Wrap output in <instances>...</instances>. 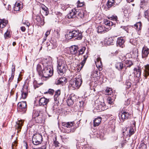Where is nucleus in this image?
I'll use <instances>...</instances> for the list:
<instances>
[{
	"label": "nucleus",
	"mask_w": 149,
	"mask_h": 149,
	"mask_svg": "<svg viewBox=\"0 0 149 149\" xmlns=\"http://www.w3.org/2000/svg\"><path fill=\"white\" fill-rule=\"evenodd\" d=\"M21 29L22 31L24 32L26 30V28L24 26H22L20 28Z\"/></svg>",
	"instance_id": "58"
},
{
	"label": "nucleus",
	"mask_w": 149,
	"mask_h": 149,
	"mask_svg": "<svg viewBox=\"0 0 149 149\" xmlns=\"http://www.w3.org/2000/svg\"><path fill=\"white\" fill-rule=\"evenodd\" d=\"M95 108L96 109L99 111H104L105 108V104L104 102H101L97 100L95 102Z\"/></svg>",
	"instance_id": "8"
},
{
	"label": "nucleus",
	"mask_w": 149,
	"mask_h": 149,
	"mask_svg": "<svg viewBox=\"0 0 149 149\" xmlns=\"http://www.w3.org/2000/svg\"><path fill=\"white\" fill-rule=\"evenodd\" d=\"M101 58L100 57H98L96 59V61H95V62H99V61H101Z\"/></svg>",
	"instance_id": "62"
},
{
	"label": "nucleus",
	"mask_w": 149,
	"mask_h": 149,
	"mask_svg": "<svg viewBox=\"0 0 149 149\" xmlns=\"http://www.w3.org/2000/svg\"><path fill=\"white\" fill-rule=\"evenodd\" d=\"M50 30L47 31L46 32V33L45 34V38L44 39L45 40H46V38L50 34Z\"/></svg>",
	"instance_id": "49"
},
{
	"label": "nucleus",
	"mask_w": 149,
	"mask_h": 149,
	"mask_svg": "<svg viewBox=\"0 0 149 149\" xmlns=\"http://www.w3.org/2000/svg\"><path fill=\"white\" fill-rule=\"evenodd\" d=\"M61 94V91L60 90H58L56 91L55 94L54 95V100L56 101L58 100V96L60 95Z\"/></svg>",
	"instance_id": "40"
},
{
	"label": "nucleus",
	"mask_w": 149,
	"mask_h": 149,
	"mask_svg": "<svg viewBox=\"0 0 149 149\" xmlns=\"http://www.w3.org/2000/svg\"><path fill=\"white\" fill-rule=\"evenodd\" d=\"M23 121L22 120H18L16 122V124L15 125V127L16 129L17 130V132H19L20 131L23 125Z\"/></svg>",
	"instance_id": "15"
},
{
	"label": "nucleus",
	"mask_w": 149,
	"mask_h": 149,
	"mask_svg": "<svg viewBox=\"0 0 149 149\" xmlns=\"http://www.w3.org/2000/svg\"><path fill=\"white\" fill-rule=\"evenodd\" d=\"M76 31H72L70 32L66 36H65L66 38L68 40L74 38V35L75 34Z\"/></svg>",
	"instance_id": "26"
},
{
	"label": "nucleus",
	"mask_w": 149,
	"mask_h": 149,
	"mask_svg": "<svg viewBox=\"0 0 149 149\" xmlns=\"http://www.w3.org/2000/svg\"><path fill=\"white\" fill-rule=\"evenodd\" d=\"M145 4L142 5V4H140V7L142 8H143L145 7Z\"/></svg>",
	"instance_id": "64"
},
{
	"label": "nucleus",
	"mask_w": 149,
	"mask_h": 149,
	"mask_svg": "<svg viewBox=\"0 0 149 149\" xmlns=\"http://www.w3.org/2000/svg\"><path fill=\"white\" fill-rule=\"evenodd\" d=\"M54 144L56 147L58 146L59 143L56 141H54Z\"/></svg>",
	"instance_id": "55"
},
{
	"label": "nucleus",
	"mask_w": 149,
	"mask_h": 149,
	"mask_svg": "<svg viewBox=\"0 0 149 149\" xmlns=\"http://www.w3.org/2000/svg\"><path fill=\"white\" fill-rule=\"evenodd\" d=\"M149 54V48L144 47L143 48L142 51V58L146 59Z\"/></svg>",
	"instance_id": "13"
},
{
	"label": "nucleus",
	"mask_w": 149,
	"mask_h": 149,
	"mask_svg": "<svg viewBox=\"0 0 149 149\" xmlns=\"http://www.w3.org/2000/svg\"><path fill=\"white\" fill-rule=\"evenodd\" d=\"M79 103L80 104V105H79V106L80 107H82L83 106V104H84V102L83 101L80 102H79Z\"/></svg>",
	"instance_id": "60"
},
{
	"label": "nucleus",
	"mask_w": 149,
	"mask_h": 149,
	"mask_svg": "<svg viewBox=\"0 0 149 149\" xmlns=\"http://www.w3.org/2000/svg\"><path fill=\"white\" fill-rule=\"evenodd\" d=\"M96 65L97 67L99 68L100 70H102V64H100V65L96 64Z\"/></svg>",
	"instance_id": "53"
},
{
	"label": "nucleus",
	"mask_w": 149,
	"mask_h": 149,
	"mask_svg": "<svg viewBox=\"0 0 149 149\" xmlns=\"http://www.w3.org/2000/svg\"><path fill=\"white\" fill-rule=\"evenodd\" d=\"M126 85L128 86V88H130L132 85V84L130 82H128L126 83Z\"/></svg>",
	"instance_id": "56"
},
{
	"label": "nucleus",
	"mask_w": 149,
	"mask_h": 149,
	"mask_svg": "<svg viewBox=\"0 0 149 149\" xmlns=\"http://www.w3.org/2000/svg\"><path fill=\"white\" fill-rule=\"evenodd\" d=\"M78 49V47L77 46H72L70 48V52L72 54L75 55L77 53Z\"/></svg>",
	"instance_id": "21"
},
{
	"label": "nucleus",
	"mask_w": 149,
	"mask_h": 149,
	"mask_svg": "<svg viewBox=\"0 0 149 149\" xmlns=\"http://www.w3.org/2000/svg\"><path fill=\"white\" fill-rule=\"evenodd\" d=\"M95 64H98V65H100V64H102V63L101 61H99V62H95Z\"/></svg>",
	"instance_id": "63"
},
{
	"label": "nucleus",
	"mask_w": 149,
	"mask_h": 149,
	"mask_svg": "<svg viewBox=\"0 0 149 149\" xmlns=\"http://www.w3.org/2000/svg\"><path fill=\"white\" fill-rule=\"evenodd\" d=\"M104 23L107 26L109 27L107 28H109V30L111 29L110 26L114 25L112 22L107 19H104Z\"/></svg>",
	"instance_id": "24"
},
{
	"label": "nucleus",
	"mask_w": 149,
	"mask_h": 149,
	"mask_svg": "<svg viewBox=\"0 0 149 149\" xmlns=\"http://www.w3.org/2000/svg\"><path fill=\"white\" fill-rule=\"evenodd\" d=\"M115 67L119 70H121L123 67V64L121 62L116 63L115 65Z\"/></svg>",
	"instance_id": "35"
},
{
	"label": "nucleus",
	"mask_w": 149,
	"mask_h": 149,
	"mask_svg": "<svg viewBox=\"0 0 149 149\" xmlns=\"http://www.w3.org/2000/svg\"><path fill=\"white\" fill-rule=\"evenodd\" d=\"M145 68V76L146 77L147 76L149 75V64L146 65Z\"/></svg>",
	"instance_id": "38"
},
{
	"label": "nucleus",
	"mask_w": 149,
	"mask_h": 149,
	"mask_svg": "<svg viewBox=\"0 0 149 149\" xmlns=\"http://www.w3.org/2000/svg\"><path fill=\"white\" fill-rule=\"evenodd\" d=\"M107 102L108 103L110 104H113V100L110 97H109L107 98Z\"/></svg>",
	"instance_id": "45"
},
{
	"label": "nucleus",
	"mask_w": 149,
	"mask_h": 149,
	"mask_svg": "<svg viewBox=\"0 0 149 149\" xmlns=\"http://www.w3.org/2000/svg\"><path fill=\"white\" fill-rule=\"evenodd\" d=\"M130 116L129 113L124 111H122L119 114V116L122 120L127 119Z\"/></svg>",
	"instance_id": "11"
},
{
	"label": "nucleus",
	"mask_w": 149,
	"mask_h": 149,
	"mask_svg": "<svg viewBox=\"0 0 149 149\" xmlns=\"http://www.w3.org/2000/svg\"><path fill=\"white\" fill-rule=\"evenodd\" d=\"M102 118L100 117H99L95 118L93 120V125L94 127L98 126L101 122Z\"/></svg>",
	"instance_id": "23"
},
{
	"label": "nucleus",
	"mask_w": 149,
	"mask_h": 149,
	"mask_svg": "<svg viewBox=\"0 0 149 149\" xmlns=\"http://www.w3.org/2000/svg\"><path fill=\"white\" fill-rule=\"evenodd\" d=\"M42 113V111L41 110L34 111H33V116L34 118H36L37 117L40 116V114Z\"/></svg>",
	"instance_id": "30"
},
{
	"label": "nucleus",
	"mask_w": 149,
	"mask_h": 149,
	"mask_svg": "<svg viewBox=\"0 0 149 149\" xmlns=\"http://www.w3.org/2000/svg\"><path fill=\"white\" fill-rule=\"evenodd\" d=\"M42 141V137L41 134L36 133L33 135L32 142L34 145H37L40 144Z\"/></svg>",
	"instance_id": "6"
},
{
	"label": "nucleus",
	"mask_w": 149,
	"mask_h": 149,
	"mask_svg": "<svg viewBox=\"0 0 149 149\" xmlns=\"http://www.w3.org/2000/svg\"><path fill=\"white\" fill-rule=\"evenodd\" d=\"M77 3H78V5L80 6H83L84 5V4L82 3H80V4H79V3H80V1H78L77 2Z\"/></svg>",
	"instance_id": "61"
},
{
	"label": "nucleus",
	"mask_w": 149,
	"mask_h": 149,
	"mask_svg": "<svg viewBox=\"0 0 149 149\" xmlns=\"http://www.w3.org/2000/svg\"><path fill=\"white\" fill-rule=\"evenodd\" d=\"M22 8V5L20 3L16 2L15 5L14 10L16 11H19Z\"/></svg>",
	"instance_id": "28"
},
{
	"label": "nucleus",
	"mask_w": 149,
	"mask_h": 149,
	"mask_svg": "<svg viewBox=\"0 0 149 149\" xmlns=\"http://www.w3.org/2000/svg\"><path fill=\"white\" fill-rule=\"evenodd\" d=\"M84 13L82 10H79L77 9L76 17L78 19L82 18L84 17Z\"/></svg>",
	"instance_id": "25"
},
{
	"label": "nucleus",
	"mask_w": 149,
	"mask_h": 149,
	"mask_svg": "<svg viewBox=\"0 0 149 149\" xmlns=\"http://www.w3.org/2000/svg\"><path fill=\"white\" fill-rule=\"evenodd\" d=\"M69 139V137L68 136H64L62 138V139L63 141H66Z\"/></svg>",
	"instance_id": "48"
},
{
	"label": "nucleus",
	"mask_w": 149,
	"mask_h": 149,
	"mask_svg": "<svg viewBox=\"0 0 149 149\" xmlns=\"http://www.w3.org/2000/svg\"><path fill=\"white\" fill-rule=\"evenodd\" d=\"M8 23V21L4 19H0V27L3 28Z\"/></svg>",
	"instance_id": "29"
},
{
	"label": "nucleus",
	"mask_w": 149,
	"mask_h": 149,
	"mask_svg": "<svg viewBox=\"0 0 149 149\" xmlns=\"http://www.w3.org/2000/svg\"><path fill=\"white\" fill-rule=\"evenodd\" d=\"M36 70L39 75L40 77L43 70V68L42 69L41 65L38 64L37 65Z\"/></svg>",
	"instance_id": "31"
},
{
	"label": "nucleus",
	"mask_w": 149,
	"mask_h": 149,
	"mask_svg": "<svg viewBox=\"0 0 149 149\" xmlns=\"http://www.w3.org/2000/svg\"><path fill=\"white\" fill-rule=\"evenodd\" d=\"M77 37L76 39L78 40H81L82 38L81 33L78 31H76L74 35V38Z\"/></svg>",
	"instance_id": "34"
},
{
	"label": "nucleus",
	"mask_w": 149,
	"mask_h": 149,
	"mask_svg": "<svg viewBox=\"0 0 149 149\" xmlns=\"http://www.w3.org/2000/svg\"><path fill=\"white\" fill-rule=\"evenodd\" d=\"M40 7L42 8V10H40V13L42 12L43 14L45 15H48V8L43 4L39 2L38 3Z\"/></svg>",
	"instance_id": "12"
},
{
	"label": "nucleus",
	"mask_w": 149,
	"mask_h": 149,
	"mask_svg": "<svg viewBox=\"0 0 149 149\" xmlns=\"http://www.w3.org/2000/svg\"><path fill=\"white\" fill-rule=\"evenodd\" d=\"M144 14L146 18H148V12L147 11H146L144 13Z\"/></svg>",
	"instance_id": "59"
},
{
	"label": "nucleus",
	"mask_w": 149,
	"mask_h": 149,
	"mask_svg": "<svg viewBox=\"0 0 149 149\" xmlns=\"http://www.w3.org/2000/svg\"><path fill=\"white\" fill-rule=\"evenodd\" d=\"M43 70L42 73L40 77L42 80H46L48 79L49 77L52 76L53 72L49 66L43 67Z\"/></svg>",
	"instance_id": "2"
},
{
	"label": "nucleus",
	"mask_w": 149,
	"mask_h": 149,
	"mask_svg": "<svg viewBox=\"0 0 149 149\" xmlns=\"http://www.w3.org/2000/svg\"><path fill=\"white\" fill-rule=\"evenodd\" d=\"M82 82L81 77L79 75L78 77L71 80L70 85L74 88H78L81 86Z\"/></svg>",
	"instance_id": "3"
},
{
	"label": "nucleus",
	"mask_w": 149,
	"mask_h": 149,
	"mask_svg": "<svg viewBox=\"0 0 149 149\" xmlns=\"http://www.w3.org/2000/svg\"><path fill=\"white\" fill-rule=\"evenodd\" d=\"M54 35L56 38H59L60 36V29H58L55 30Z\"/></svg>",
	"instance_id": "42"
},
{
	"label": "nucleus",
	"mask_w": 149,
	"mask_h": 149,
	"mask_svg": "<svg viewBox=\"0 0 149 149\" xmlns=\"http://www.w3.org/2000/svg\"><path fill=\"white\" fill-rule=\"evenodd\" d=\"M115 3L114 0H108L107 2L106 5L108 8H109L113 6L115 4Z\"/></svg>",
	"instance_id": "32"
},
{
	"label": "nucleus",
	"mask_w": 149,
	"mask_h": 149,
	"mask_svg": "<svg viewBox=\"0 0 149 149\" xmlns=\"http://www.w3.org/2000/svg\"><path fill=\"white\" fill-rule=\"evenodd\" d=\"M36 118V120L37 123H42L43 120L44 119L42 113L41 114H40L39 116Z\"/></svg>",
	"instance_id": "33"
},
{
	"label": "nucleus",
	"mask_w": 149,
	"mask_h": 149,
	"mask_svg": "<svg viewBox=\"0 0 149 149\" xmlns=\"http://www.w3.org/2000/svg\"><path fill=\"white\" fill-rule=\"evenodd\" d=\"M4 36L6 38L10 37V32L8 30L4 34Z\"/></svg>",
	"instance_id": "44"
},
{
	"label": "nucleus",
	"mask_w": 149,
	"mask_h": 149,
	"mask_svg": "<svg viewBox=\"0 0 149 149\" xmlns=\"http://www.w3.org/2000/svg\"><path fill=\"white\" fill-rule=\"evenodd\" d=\"M134 80L136 83L138 82L141 78V70L140 68L138 67L137 68H134Z\"/></svg>",
	"instance_id": "5"
},
{
	"label": "nucleus",
	"mask_w": 149,
	"mask_h": 149,
	"mask_svg": "<svg viewBox=\"0 0 149 149\" xmlns=\"http://www.w3.org/2000/svg\"><path fill=\"white\" fill-rule=\"evenodd\" d=\"M108 28H106V27H104L102 26H99L97 27V32L98 33H104L108 31Z\"/></svg>",
	"instance_id": "18"
},
{
	"label": "nucleus",
	"mask_w": 149,
	"mask_h": 149,
	"mask_svg": "<svg viewBox=\"0 0 149 149\" xmlns=\"http://www.w3.org/2000/svg\"><path fill=\"white\" fill-rule=\"evenodd\" d=\"M46 145L45 144L41 147H39L37 148H33L32 149H46Z\"/></svg>",
	"instance_id": "51"
},
{
	"label": "nucleus",
	"mask_w": 149,
	"mask_h": 149,
	"mask_svg": "<svg viewBox=\"0 0 149 149\" xmlns=\"http://www.w3.org/2000/svg\"><path fill=\"white\" fill-rule=\"evenodd\" d=\"M26 102L23 101L19 102L17 104L18 111L22 112V113H25L26 110Z\"/></svg>",
	"instance_id": "7"
},
{
	"label": "nucleus",
	"mask_w": 149,
	"mask_h": 149,
	"mask_svg": "<svg viewBox=\"0 0 149 149\" xmlns=\"http://www.w3.org/2000/svg\"><path fill=\"white\" fill-rule=\"evenodd\" d=\"M76 100V97L73 94H71L68 98L67 100V103L68 105L70 106L73 104L74 102Z\"/></svg>",
	"instance_id": "9"
},
{
	"label": "nucleus",
	"mask_w": 149,
	"mask_h": 149,
	"mask_svg": "<svg viewBox=\"0 0 149 149\" xmlns=\"http://www.w3.org/2000/svg\"><path fill=\"white\" fill-rule=\"evenodd\" d=\"M77 9H72L68 15V18H73L76 17V13Z\"/></svg>",
	"instance_id": "14"
},
{
	"label": "nucleus",
	"mask_w": 149,
	"mask_h": 149,
	"mask_svg": "<svg viewBox=\"0 0 149 149\" xmlns=\"http://www.w3.org/2000/svg\"><path fill=\"white\" fill-rule=\"evenodd\" d=\"M86 49V48L85 47H81L79 50V55H82L84 53Z\"/></svg>",
	"instance_id": "43"
},
{
	"label": "nucleus",
	"mask_w": 149,
	"mask_h": 149,
	"mask_svg": "<svg viewBox=\"0 0 149 149\" xmlns=\"http://www.w3.org/2000/svg\"><path fill=\"white\" fill-rule=\"evenodd\" d=\"M14 74L13 73V72H12L11 76V77L9 78V82H11L12 80L13 79V77H14Z\"/></svg>",
	"instance_id": "54"
},
{
	"label": "nucleus",
	"mask_w": 149,
	"mask_h": 149,
	"mask_svg": "<svg viewBox=\"0 0 149 149\" xmlns=\"http://www.w3.org/2000/svg\"><path fill=\"white\" fill-rule=\"evenodd\" d=\"M60 79H61V80L62 82H63V83L64 82H65L67 81L66 78L65 77H61Z\"/></svg>",
	"instance_id": "52"
},
{
	"label": "nucleus",
	"mask_w": 149,
	"mask_h": 149,
	"mask_svg": "<svg viewBox=\"0 0 149 149\" xmlns=\"http://www.w3.org/2000/svg\"><path fill=\"white\" fill-rule=\"evenodd\" d=\"M17 142L16 141H15L14 142H13L12 144V148L14 149L17 146Z\"/></svg>",
	"instance_id": "47"
},
{
	"label": "nucleus",
	"mask_w": 149,
	"mask_h": 149,
	"mask_svg": "<svg viewBox=\"0 0 149 149\" xmlns=\"http://www.w3.org/2000/svg\"><path fill=\"white\" fill-rule=\"evenodd\" d=\"M49 102V100L44 97H41L39 100V104L40 105L47 104Z\"/></svg>",
	"instance_id": "19"
},
{
	"label": "nucleus",
	"mask_w": 149,
	"mask_h": 149,
	"mask_svg": "<svg viewBox=\"0 0 149 149\" xmlns=\"http://www.w3.org/2000/svg\"><path fill=\"white\" fill-rule=\"evenodd\" d=\"M62 125L64 127L68 129H66L65 132L66 133H69L71 132H73L74 131L72 128L74 127L75 125L74 122H63L62 123Z\"/></svg>",
	"instance_id": "4"
},
{
	"label": "nucleus",
	"mask_w": 149,
	"mask_h": 149,
	"mask_svg": "<svg viewBox=\"0 0 149 149\" xmlns=\"http://www.w3.org/2000/svg\"><path fill=\"white\" fill-rule=\"evenodd\" d=\"M57 69L58 73L63 74L67 69L66 63L63 58H59L57 61Z\"/></svg>",
	"instance_id": "1"
},
{
	"label": "nucleus",
	"mask_w": 149,
	"mask_h": 149,
	"mask_svg": "<svg viewBox=\"0 0 149 149\" xmlns=\"http://www.w3.org/2000/svg\"><path fill=\"white\" fill-rule=\"evenodd\" d=\"M63 83L62 82V81L60 79L58 80L57 84H62Z\"/></svg>",
	"instance_id": "57"
},
{
	"label": "nucleus",
	"mask_w": 149,
	"mask_h": 149,
	"mask_svg": "<svg viewBox=\"0 0 149 149\" xmlns=\"http://www.w3.org/2000/svg\"><path fill=\"white\" fill-rule=\"evenodd\" d=\"M134 28L137 30H140L142 26V25L141 22H137L134 25Z\"/></svg>",
	"instance_id": "36"
},
{
	"label": "nucleus",
	"mask_w": 149,
	"mask_h": 149,
	"mask_svg": "<svg viewBox=\"0 0 149 149\" xmlns=\"http://www.w3.org/2000/svg\"><path fill=\"white\" fill-rule=\"evenodd\" d=\"M108 18L111 20L116 21L117 20V17L116 16L113 15L112 16L109 17Z\"/></svg>",
	"instance_id": "46"
},
{
	"label": "nucleus",
	"mask_w": 149,
	"mask_h": 149,
	"mask_svg": "<svg viewBox=\"0 0 149 149\" xmlns=\"http://www.w3.org/2000/svg\"><path fill=\"white\" fill-rule=\"evenodd\" d=\"M125 63L127 67H130L133 64V62L130 60H126L125 61Z\"/></svg>",
	"instance_id": "41"
},
{
	"label": "nucleus",
	"mask_w": 149,
	"mask_h": 149,
	"mask_svg": "<svg viewBox=\"0 0 149 149\" xmlns=\"http://www.w3.org/2000/svg\"><path fill=\"white\" fill-rule=\"evenodd\" d=\"M27 87L26 86H24L22 90L21 91L22 93V97H21L24 99H25L27 95L28 92Z\"/></svg>",
	"instance_id": "17"
},
{
	"label": "nucleus",
	"mask_w": 149,
	"mask_h": 149,
	"mask_svg": "<svg viewBox=\"0 0 149 149\" xmlns=\"http://www.w3.org/2000/svg\"><path fill=\"white\" fill-rule=\"evenodd\" d=\"M54 92V90L52 89H49L47 92L46 93H48L50 94H52Z\"/></svg>",
	"instance_id": "50"
},
{
	"label": "nucleus",
	"mask_w": 149,
	"mask_h": 149,
	"mask_svg": "<svg viewBox=\"0 0 149 149\" xmlns=\"http://www.w3.org/2000/svg\"><path fill=\"white\" fill-rule=\"evenodd\" d=\"M105 41V44L106 43L107 45H112L113 40L112 37L109 38Z\"/></svg>",
	"instance_id": "37"
},
{
	"label": "nucleus",
	"mask_w": 149,
	"mask_h": 149,
	"mask_svg": "<svg viewBox=\"0 0 149 149\" xmlns=\"http://www.w3.org/2000/svg\"><path fill=\"white\" fill-rule=\"evenodd\" d=\"M88 55H86L85 56H84V59L80 63V64L78 65V69H80V70L84 66L85 63L87 60V58L88 57Z\"/></svg>",
	"instance_id": "22"
},
{
	"label": "nucleus",
	"mask_w": 149,
	"mask_h": 149,
	"mask_svg": "<svg viewBox=\"0 0 149 149\" xmlns=\"http://www.w3.org/2000/svg\"><path fill=\"white\" fill-rule=\"evenodd\" d=\"M57 107L56 104H52L48 109V113L52 115L56 112Z\"/></svg>",
	"instance_id": "16"
},
{
	"label": "nucleus",
	"mask_w": 149,
	"mask_h": 149,
	"mask_svg": "<svg viewBox=\"0 0 149 149\" xmlns=\"http://www.w3.org/2000/svg\"><path fill=\"white\" fill-rule=\"evenodd\" d=\"M113 93V91L111 88L107 87L105 90V94L106 95H111Z\"/></svg>",
	"instance_id": "39"
},
{
	"label": "nucleus",
	"mask_w": 149,
	"mask_h": 149,
	"mask_svg": "<svg viewBox=\"0 0 149 149\" xmlns=\"http://www.w3.org/2000/svg\"><path fill=\"white\" fill-rule=\"evenodd\" d=\"M35 19L37 24L39 25H43L44 24V18L42 16L41 17L39 15H37Z\"/></svg>",
	"instance_id": "10"
},
{
	"label": "nucleus",
	"mask_w": 149,
	"mask_h": 149,
	"mask_svg": "<svg viewBox=\"0 0 149 149\" xmlns=\"http://www.w3.org/2000/svg\"><path fill=\"white\" fill-rule=\"evenodd\" d=\"M125 131L123 132V134L125 133H126V131L127 132V131H128V135L130 137L134 133V129L132 127H130L128 128H125Z\"/></svg>",
	"instance_id": "20"
},
{
	"label": "nucleus",
	"mask_w": 149,
	"mask_h": 149,
	"mask_svg": "<svg viewBox=\"0 0 149 149\" xmlns=\"http://www.w3.org/2000/svg\"><path fill=\"white\" fill-rule=\"evenodd\" d=\"M124 42V40L123 38L122 37H120L118 38L117 41V43L118 45L122 47H123L124 46L123 45Z\"/></svg>",
	"instance_id": "27"
}]
</instances>
